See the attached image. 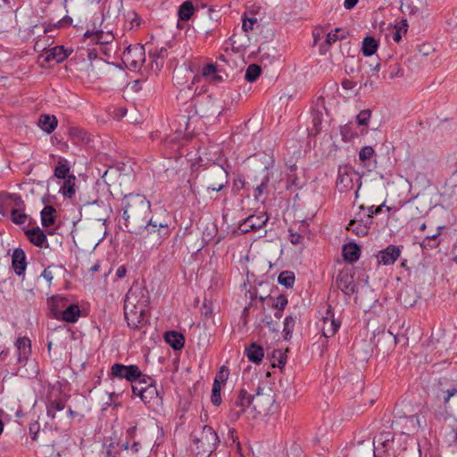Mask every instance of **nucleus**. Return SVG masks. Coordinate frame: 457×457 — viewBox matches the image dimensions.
Here are the masks:
<instances>
[{"instance_id": "obj_1", "label": "nucleus", "mask_w": 457, "mask_h": 457, "mask_svg": "<svg viewBox=\"0 0 457 457\" xmlns=\"http://www.w3.org/2000/svg\"><path fill=\"white\" fill-rule=\"evenodd\" d=\"M124 226L130 233L135 228H142V224L151 213V204L140 194H129L122 199Z\"/></svg>"}, {"instance_id": "obj_2", "label": "nucleus", "mask_w": 457, "mask_h": 457, "mask_svg": "<svg viewBox=\"0 0 457 457\" xmlns=\"http://www.w3.org/2000/svg\"><path fill=\"white\" fill-rule=\"evenodd\" d=\"M219 436L213 428L204 425L199 434L195 435L196 455L209 457L217 448Z\"/></svg>"}, {"instance_id": "obj_3", "label": "nucleus", "mask_w": 457, "mask_h": 457, "mask_svg": "<svg viewBox=\"0 0 457 457\" xmlns=\"http://www.w3.org/2000/svg\"><path fill=\"white\" fill-rule=\"evenodd\" d=\"M150 303L148 290L138 283H134L124 299V308H146Z\"/></svg>"}, {"instance_id": "obj_4", "label": "nucleus", "mask_w": 457, "mask_h": 457, "mask_svg": "<svg viewBox=\"0 0 457 457\" xmlns=\"http://www.w3.org/2000/svg\"><path fill=\"white\" fill-rule=\"evenodd\" d=\"M251 394L245 388H241L232 400L228 412V420L234 423L237 421L245 412L246 409L251 407Z\"/></svg>"}, {"instance_id": "obj_5", "label": "nucleus", "mask_w": 457, "mask_h": 457, "mask_svg": "<svg viewBox=\"0 0 457 457\" xmlns=\"http://www.w3.org/2000/svg\"><path fill=\"white\" fill-rule=\"evenodd\" d=\"M122 62L125 66L131 70H139L145 61V47L141 44L129 46L122 54Z\"/></svg>"}, {"instance_id": "obj_6", "label": "nucleus", "mask_w": 457, "mask_h": 457, "mask_svg": "<svg viewBox=\"0 0 457 457\" xmlns=\"http://www.w3.org/2000/svg\"><path fill=\"white\" fill-rule=\"evenodd\" d=\"M133 233L143 236H145V234H156L157 240L159 241V244H161L163 239L170 236V228L167 224L154 220L152 218H146L142 224V228H135V231Z\"/></svg>"}, {"instance_id": "obj_7", "label": "nucleus", "mask_w": 457, "mask_h": 457, "mask_svg": "<svg viewBox=\"0 0 457 457\" xmlns=\"http://www.w3.org/2000/svg\"><path fill=\"white\" fill-rule=\"evenodd\" d=\"M251 406L258 415L266 414L274 403V397L269 393H265L264 389L258 386L254 395H251Z\"/></svg>"}, {"instance_id": "obj_8", "label": "nucleus", "mask_w": 457, "mask_h": 457, "mask_svg": "<svg viewBox=\"0 0 457 457\" xmlns=\"http://www.w3.org/2000/svg\"><path fill=\"white\" fill-rule=\"evenodd\" d=\"M111 374L112 377L126 379L130 383L137 382V379L142 378L143 381V373L140 370L137 365H124L121 363H114L111 368Z\"/></svg>"}, {"instance_id": "obj_9", "label": "nucleus", "mask_w": 457, "mask_h": 457, "mask_svg": "<svg viewBox=\"0 0 457 457\" xmlns=\"http://www.w3.org/2000/svg\"><path fill=\"white\" fill-rule=\"evenodd\" d=\"M102 21L97 26L96 22L94 21L91 25V29H87L84 33V37L91 39L96 44L104 46L112 43L114 40V36L112 31H104L100 29Z\"/></svg>"}, {"instance_id": "obj_10", "label": "nucleus", "mask_w": 457, "mask_h": 457, "mask_svg": "<svg viewBox=\"0 0 457 457\" xmlns=\"http://www.w3.org/2000/svg\"><path fill=\"white\" fill-rule=\"evenodd\" d=\"M358 177L349 166L339 167L337 179V187L340 192L352 189L354 186L353 179Z\"/></svg>"}, {"instance_id": "obj_11", "label": "nucleus", "mask_w": 457, "mask_h": 457, "mask_svg": "<svg viewBox=\"0 0 457 457\" xmlns=\"http://www.w3.org/2000/svg\"><path fill=\"white\" fill-rule=\"evenodd\" d=\"M128 326L133 329L141 328L145 323V308H124Z\"/></svg>"}, {"instance_id": "obj_12", "label": "nucleus", "mask_w": 457, "mask_h": 457, "mask_svg": "<svg viewBox=\"0 0 457 457\" xmlns=\"http://www.w3.org/2000/svg\"><path fill=\"white\" fill-rule=\"evenodd\" d=\"M340 321L337 320L334 317V312L330 305L328 306L326 316L321 320L320 330L322 335L326 337H333L340 328Z\"/></svg>"}, {"instance_id": "obj_13", "label": "nucleus", "mask_w": 457, "mask_h": 457, "mask_svg": "<svg viewBox=\"0 0 457 457\" xmlns=\"http://www.w3.org/2000/svg\"><path fill=\"white\" fill-rule=\"evenodd\" d=\"M401 248L395 245H387L377 254L378 263L385 266L394 264L401 255Z\"/></svg>"}, {"instance_id": "obj_14", "label": "nucleus", "mask_w": 457, "mask_h": 457, "mask_svg": "<svg viewBox=\"0 0 457 457\" xmlns=\"http://www.w3.org/2000/svg\"><path fill=\"white\" fill-rule=\"evenodd\" d=\"M336 285L345 295L350 296L355 292L353 275L348 270H341L338 273Z\"/></svg>"}, {"instance_id": "obj_15", "label": "nucleus", "mask_w": 457, "mask_h": 457, "mask_svg": "<svg viewBox=\"0 0 457 457\" xmlns=\"http://www.w3.org/2000/svg\"><path fill=\"white\" fill-rule=\"evenodd\" d=\"M141 400L148 408H154L162 403V396L157 389L155 381L153 379L145 386V393Z\"/></svg>"}, {"instance_id": "obj_16", "label": "nucleus", "mask_w": 457, "mask_h": 457, "mask_svg": "<svg viewBox=\"0 0 457 457\" xmlns=\"http://www.w3.org/2000/svg\"><path fill=\"white\" fill-rule=\"evenodd\" d=\"M370 226L371 220L370 218L356 217L350 220L346 228L358 237H365L368 235Z\"/></svg>"}, {"instance_id": "obj_17", "label": "nucleus", "mask_w": 457, "mask_h": 457, "mask_svg": "<svg viewBox=\"0 0 457 457\" xmlns=\"http://www.w3.org/2000/svg\"><path fill=\"white\" fill-rule=\"evenodd\" d=\"M394 439V435L390 431L381 432L373 438L374 454L380 457L387 451V446Z\"/></svg>"}, {"instance_id": "obj_18", "label": "nucleus", "mask_w": 457, "mask_h": 457, "mask_svg": "<svg viewBox=\"0 0 457 457\" xmlns=\"http://www.w3.org/2000/svg\"><path fill=\"white\" fill-rule=\"evenodd\" d=\"M25 235L32 245L37 247H48L46 235L39 227L27 229Z\"/></svg>"}, {"instance_id": "obj_19", "label": "nucleus", "mask_w": 457, "mask_h": 457, "mask_svg": "<svg viewBox=\"0 0 457 457\" xmlns=\"http://www.w3.org/2000/svg\"><path fill=\"white\" fill-rule=\"evenodd\" d=\"M12 265L14 272L18 276L24 274L27 267V262L25 252L21 248H15L13 250L12 255Z\"/></svg>"}, {"instance_id": "obj_20", "label": "nucleus", "mask_w": 457, "mask_h": 457, "mask_svg": "<svg viewBox=\"0 0 457 457\" xmlns=\"http://www.w3.org/2000/svg\"><path fill=\"white\" fill-rule=\"evenodd\" d=\"M17 348V360L21 363L28 360L31 353L30 340L28 337H18L15 342Z\"/></svg>"}, {"instance_id": "obj_21", "label": "nucleus", "mask_w": 457, "mask_h": 457, "mask_svg": "<svg viewBox=\"0 0 457 457\" xmlns=\"http://www.w3.org/2000/svg\"><path fill=\"white\" fill-rule=\"evenodd\" d=\"M383 79H395V78L402 77L403 71L399 62L395 60L387 61L384 63Z\"/></svg>"}, {"instance_id": "obj_22", "label": "nucleus", "mask_w": 457, "mask_h": 457, "mask_svg": "<svg viewBox=\"0 0 457 457\" xmlns=\"http://www.w3.org/2000/svg\"><path fill=\"white\" fill-rule=\"evenodd\" d=\"M69 300L62 296H54L48 301L49 308L52 315L55 319H60L62 316V311L65 310L69 304Z\"/></svg>"}, {"instance_id": "obj_23", "label": "nucleus", "mask_w": 457, "mask_h": 457, "mask_svg": "<svg viewBox=\"0 0 457 457\" xmlns=\"http://www.w3.org/2000/svg\"><path fill=\"white\" fill-rule=\"evenodd\" d=\"M81 315V311L77 303H71L67 305L65 310L62 311V316L59 320H62L68 323L76 322Z\"/></svg>"}, {"instance_id": "obj_24", "label": "nucleus", "mask_w": 457, "mask_h": 457, "mask_svg": "<svg viewBox=\"0 0 457 457\" xmlns=\"http://www.w3.org/2000/svg\"><path fill=\"white\" fill-rule=\"evenodd\" d=\"M164 338L166 343L174 350H181L185 345L184 336L175 330L166 332Z\"/></svg>"}, {"instance_id": "obj_25", "label": "nucleus", "mask_w": 457, "mask_h": 457, "mask_svg": "<svg viewBox=\"0 0 457 457\" xmlns=\"http://www.w3.org/2000/svg\"><path fill=\"white\" fill-rule=\"evenodd\" d=\"M68 54L63 46H56L46 52L45 61L59 63L67 58Z\"/></svg>"}, {"instance_id": "obj_26", "label": "nucleus", "mask_w": 457, "mask_h": 457, "mask_svg": "<svg viewBox=\"0 0 457 457\" xmlns=\"http://www.w3.org/2000/svg\"><path fill=\"white\" fill-rule=\"evenodd\" d=\"M245 353L248 360L253 363H260L264 356L263 348L256 343H252L245 347Z\"/></svg>"}, {"instance_id": "obj_27", "label": "nucleus", "mask_w": 457, "mask_h": 457, "mask_svg": "<svg viewBox=\"0 0 457 457\" xmlns=\"http://www.w3.org/2000/svg\"><path fill=\"white\" fill-rule=\"evenodd\" d=\"M69 137L74 145L87 144L90 140L87 131L78 127L69 129Z\"/></svg>"}, {"instance_id": "obj_28", "label": "nucleus", "mask_w": 457, "mask_h": 457, "mask_svg": "<svg viewBox=\"0 0 457 457\" xmlns=\"http://www.w3.org/2000/svg\"><path fill=\"white\" fill-rule=\"evenodd\" d=\"M361 255V249L355 243H348L343 247V256L350 263L357 262Z\"/></svg>"}, {"instance_id": "obj_29", "label": "nucleus", "mask_w": 457, "mask_h": 457, "mask_svg": "<svg viewBox=\"0 0 457 457\" xmlns=\"http://www.w3.org/2000/svg\"><path fill=\"white\" fill-rule=\"evenodd\" d=\"M202 76L214 82H221L228 77L226 74H218L217 65L214 63L204 65L202 69Z\"/></svg>"}, {"instance_id": "obj_30", "label": "nucleus", "mask_w": 457, "mask_h": 457, "mask_svg": "<svg viewBox=\"0 0 457 457\" xmlns=\"http://www.w3.org/2000/svg\"><path fill=\"white\" fill-rule=\"evenodd\" d=\"M69 161L63 157H60L57 165L54 167V175L59 179H64L71 174Z\"/></svg>"}, {"instance_id": "obj_31", "label": "nucleus", "mask_w": 457, "mask_h": 457, "mask_svg": "<svg viewBox=\"0 0 457 457\" xmlns=\"http://www.w3.org/2000/svg\"><path fill=\"white\" fill-rule=\"evenodd\" d=\"M58 121L54 115L43 114L38 120V126L47 134L52 133L57 127Z\"/></svg>"}, {"instance_id": "obj_32", "label": "nucleus", "mask_w": 457, "mask_h": 457, "mask_svg": "<svg viewBox=\"0 0 457 457\" xmlns=\"http://www.w3.org/2000/svg\"><path fill=\"white\" fill-rule=\"evenodd\" d=\"M43 227H50L55 223L56 210L52 205H46L40 212Z\"/></svg>"}, {"instance_id": "obj_33", "label": "nucleus", "mask_w": 457, "mask_h": 457, "mask_svg": "<svg viewBox=\"0 0 457 457\" xmlns=\"http://www.w3.org/2000/svg\"><path fill=\"white\" fill-rule=\"evenodd\" d=\"M76 180L77 179L74 175H71L64 179L59 193H61L64 197L70 199L72 198L75 195Z\"/></svg>"}, {"instance_id": "obj_34", "label": "nucleus", "mask_w": 457, "mask_h": 457, "mask_svg": "<svg viewBox=\"0 0 457 457\" xmlns=\"http://www.w3.org/2000/svg\"><path fill=\"white\" fill-rule=\"evenodd\" d=\"M378 47V43L374 37L368 36L362 40L361 51L365 56H371L374 54Z\"/></svg>"}, {"instance_id": "obj_35", "label": "nucleus", "mask_w": 457, "mask_h": 457, "mask_svg": "<svg viewBox=\"0 0 457 457\" xmlns=\"http://www.w3.org/2000/svg\"><path fill=\"white\" fill-rule=\"evenodd\" d=\"M65 409V402L62 399L50 401L46 404V414L51 420L56 418V413Z\"/></svg>"}, {"instance_id": "obj_36", "label": "nucleus", "mask_w": 457, "mask_h": 457, "mask_svg": "<svg viewBox=\"0 0 457 457\" xmlns=\"http://www.w3.org/2000/svg\"><path fill=\"white\" fill-rule=\"evenodd\" d=\"M195 12V6L191 1H185L179 8L178 15L182 21H188L191 19Z\"/></svg>"}, {"instance_id": "obj_37", "label": "nucleus", "mask_w": 457, "mask_h": 457, "mask_svg": "<svg viewBox=\"0 0 457 457\" xmlns=\"http://www.w3.org/2000/svg\"><path fill=\"white\" fill-rule=\"evenodd\" d=\"M143 378H145L144 382L142 378L137 379V382L131 383L132 387V393L134 395H137L140 398L142 397L143 394L145 390V386L149 384L150 381L153 380V378L147 375L143 374Z\"/></svg>"}, {"instance_id": "obj_38", "label": "nucleus", "mask_w": 457, "mask_h": 457, "mask_svg": "<svg viewBox=\"0 0 457 457\" xmlns=\"http://www.w3.org/2000/svg\"><path fill=\"white\" fill-rule=\"evenodd\" d=\"M247 219L252 220L250 222L252 228L256 231L262 228L266 225L267 221L269 220V216L266 212H261L260 214L249 215Z\"/></svg>"}, {"instance_id": "obj_39", "label": "nucleus", "mask_w": 457, "mask_h": 457, "mask_svg": "<svg viewBox=\"0 0 457 457\" xmlns=\"http://www.w3.org/2000/svg\"><path fill=\"white\" fill-rule=\"evenodd\" d=\"M408 27H409V25H408V22H407L406 19H402L400 21H398L394 26V30H393L392 37H393L395 42H396V43L400 42V40L402 39L403 36L407 33Z\"/></svg>"}, {"instance_id": "obj_40", "label": "nucleus", "mask_w": 457, "mask_h": 457, "mask_svg": "<svg viewBox=\"0 0 457 457\" xmlns=\"http://www.w3.org/2000/svg\"><path fill=\"white\" fill-rule=\"evenodd\" d=\"M269 182H270V177L267 173L262 179L261 183L254 188L253 197L256 201H262V202L264 201V199L262 198V195L267 191Z\"/></svg>"}, {"instance_id": "obj_41", "label": "nucleus", "mask_w": 457, "mask_h": 457, "mask_svg": "<svg viewBox=\"0 0 457 457\" xmlns=\"http://www.w3.org/2000/svg\"><path fill=\"white\" fill-rule=\"evenodd\" d=\"M353 128V122H348L340 127V134L344 142H351L357 136Z\"/></svg>"}, {"instance_id": "obj_42", "label": "nucleus", "mask_w": 457, "mask_h": 457, "mask_svg": "<svg viewBox=\"0 0 457 457\" xmlns=\"http://www.w3.org/2000/svg\"><path fill=\"white\" fill-rule=\"evenodd\" d=\"M262 69L257 64H250L245 73V79L248 82H254L260 77Z\"/></svg>"}, {"instance_id": "obj_43", "label": "nucleus", "mask_w": 457, "mask_h": 457, "mask_svg": "<svg viewBox=\"0 0 457 457\" xmlns=\"http://www.w3.org/2000/svg\"><path fill=\"white\" fill-rule=\"evenodd\" d=\"M278 281L280 285L287 288H292L295 284V274L292 271L285 270L282 271L278 278Z\"/></svg>"}, {"instance_id": "obj_44", "label": "nucleus", "mask_w": 457, "mask_h": 457, "mask_svg": "<svg viewBox=\"0 0 457 457\" xmlns=\"http://www.w3.org/2000/svg\"><path fill=\"white\" fill-rule=\"evenodd\" d=\"M400 9L403 13H408L409 15H415L420 12V9L413 0H403Z\"/></svg>"}, {"instance_id": "obj_45", "label": "nucleus", "mask_w": 457, "mask_h": 457, "mask_svg": "<svg viewBox=\"0 0 457 457\" xmlns=\"http://www.w3.org/2000/svg\"><path fill=\"white\" fill-rule=\"evenodd\" d=\"M295 321H296L295 316L288 315L285 318L283 331L285 333L286 339H288L291 337V335L294 331Z\"/></svg>"}, {"instance_id": "obj_46", "label": "nucleus", "mask_w": 457, "mask_h": 457, "mask_svg": "<svg viewBox=\"0 0 457 457\" xmlns=\"http://www.w3.org/2000/svg\"><path fill=\"white\" fill-rule=\"evenodd\" d=\"M11 220L14 224L22 225L28 220V215L23 210L12 209L11 212Z\"/></svg>"}, {"instance_id": "obj_47", "label": "nucleus", "mask_w": 457, "mask_h": 457, "mask_svg": "<svg viewBox=\"0 0 457 457\" xmlns=\"http://www.w3.org/2000/svg\"><path fill=\"white\" fill-rule=\"evenodd\" d=\"M229 376V370L226 366H221L216 373L213 384L220 385V386L226 383Z\"/></svg>"}, {"instance_id": "obj_48", "label": "nucleus", "mask_w": 457, "mask_h": 457, "mask_svg": "<svg viewBox=\"0 0 457 457\" xmlns=\"http://www.w3.org/2000/svg\"><path fill=\"white\" fill-rule=\"evenodd\" d=\"M375 155V151L372 146L366 145L361 148L359 152V159L361 162L366 164L367 161H370Z\"/></svg>"}, {"instance_id": "obj_49", "label": "nucleus", "mask_w": 457, "mask_h": 457, "mask_svg": "<svg viewBox=\"0 0 457 457\" xmlns=\"http://www.w3.org/2000/svg\"><path fill=\"white\" fill-rule=\"evenodd\" d=\"M221 176L223 177L220 180V183H214L211 186L208 187V190H212V191H221L223 188L226 187L227 184H228V179H227V176H228V173L225 170H220Z\"/></svg>"}, {"instance_id": "obj_50", "label": "nucleus", "mask_w": 457, "mask_h": 457, "mask_svg": "<svg viewBox=\"0 0 457 457\" xmlns=\"http://www.w3.org/2000/svg\"><path fill=\"white\" fill-rule=\"evenodd\" d=\"M342 31V29L337 28L335 30H332L327 34L326 43L330 46L337 42V40H342L346 37V35L338 36V33Z\"/></svg>"}, {"instance_id": "obj_51", "label": "nucleus", "mask_w": 457, "mask_h": 457, "mask_svg": "<svg viewBox=\"0 0 457 457\" xmlns=\"http://www.w3.org/2000/svg\"><path fill=\"white\" fill-rule=\"evenodd\" d=\"M371 117V111L370 109L362 110L356 116L357 124L360 126H368Z\"/></svg>"}, {"instance_id": "obj_52", "label": "nucleus", "mask_w": 457, "mask_h": 457, "mask_svg": "<svg viewBox=\"0 0 457 457\" xmlns=\"http://www.w3.org/2000/svg\"><path fill=\"white\" fill-rule=\"evenodd\" d=\"M221 386L220 385L212 384L211 401L215 406H219L221 403Z\"/></svg>"}, {"instance_id": "obj_53", "label": "nucleus", "mask_w": 457, "mask_h": 457, "mask_svg": "<svg viewBox=\"0 0 457 457\" xmlns=\"http://www.w3.org/2000/svg\"><path fill=\"white\" fill-rule=\"evenodd\" d=\"M126 17L127 21H129L130 23V29L139 27L141 19L139 18L138 14L136 12H129Z\"/></svg>"}, {"instance_id": "obj_54", "label": "nucleus", "mask_w": 457, "mask_h": 457, "mask_svg": "<svg viewBox=\"0 0 457 457\" xmlns=\"http://www.w3.org/2000/svg\"><path fill=\"white\" fill-rule=\"evenodd\" d=\"M257 23V19L253 18H247L245 16V13L243 16V23H242V29L244 31L248 32L253 29L254 25Z\"/></svg>"}, {"instance_id": "obj_55", "label": "nucleus", "mask_w": 457, "mask_h": 457, "mask_svg": "<svg viewBox=\"0 0 457 457\" xmlns=\"http://www.w3.org/2000/svg\"><path fill=\"white\" fill-rule=\"evenodd\" d=\"M29 431L31 439L33 441H37L38 434L40 432V424L38 423V421L35 420L33 422H30L29 426Z\"/></svg>"}, {"instance_id": "obj_56", "label": "nucleus", "mask_w": 457, "mask_h": 457, "mask_svg": "<svg viewBox=\"0 0 457 457\" xmlns=\"http://www.w3.org/2000/svg\"><path fill=\"white\" fill-rule=\"evenodd\" d=\"M287 298L286 295H279L276 300L274 301V303H272V306L273 308H275L276 310H278V311H283L286 306L287 305Z\"/></svg>"}, {"instance_id": "obj_57", "label": "nucleus", "mask_w": 457, "mask_h": 457, "mask_svg": "<svg viewBox=\"0 0 457 457\" xmlns=\"http://www.w3.org/2000/svg\"><path fill=\"white\" fill-rule=\"evenodd\" d=\"M440 242H430L428 238H424L420 244L421 249L423 250H432L436 248L439 245Z\"/></svg>"}, {"instance_id": "obj_58", "label": "nucleus", "mask_w": 457, "mask_h": 457, "mask_svg": "<svg viewBox=\"0 0 457 457\" xmlns=\"http://www.w3.org/2000/svg\"><path fill=\"white\" fill-rule=\"evenodd\" d=\"M252 220H248L247 218L239 224V227H238V229L243 233V234H245V233H248L250 231H255L254 229L252 228V225H251V222Z\"/></svg>"}, {"instance_id": "obj_59", "label": "nucleus", "mask_w": 457, "mask_h": 457, "mask_svg": "<svg viewBox=\"0 0 457 457\" xmlns=\"http://www.w3.org/2000/svg\"><path fill=\"white\" fill-rule=\"evenodd\" d=\"M277 355H278V367L283 368L287 363V356L280 350L274 351L273 356L277 357Z\"/></svg>"}, {"instance_id": "obj_60", "label": "nucleus", "mask_w": 457, "mask_h": 457, "mask_svg": "<svg viewBox=\"0 0 457 457\" xmlns=\"http://www.w3.org/2000/svg\"><path fill=\"white\" fill-rule=\"evenodd\" d=\"M383 206L384 205L382 204L380 206H374V205H372V206L368 207L367 208L368 214H367V216L365 218H370L372 220V219H373V217L375 215H377V214L381 212Z\"/></svg>"}, {"instance_id": "obj_61", "label": "nucleus", "mask_w": 457, "mask_h": 457, "mask_svg": "<svg viewBox=\"0 0 457 457\" xmlns=\"http://www.w3.org/2000/svg\"><path fill=\"white\" fill-rule=\"evenodd\" d=\"M312 123H313V130L314 134H318L320 130V124H321V117L320 113L316 112L312 115Z\"/></svg>"}, {"instance_id": "obj_62", "label": "nucleus", "mask_w": 457, "mask_h": 457, "mask_svg": "<svg viewBox=\"0 0 457 457\" xmlns=\"http://www.w3.org/2000/svg\"><path fill=\"white\" fill-rule=\"evenodd\" d=\"M444 403L446 405L452 396L457 394V387H452L445 391H443Z\"/></svg>"}, {"instance_id": "obj_63", "label": "nucleus", "mask_w": 457, "mask_h": 457, "mask_svg": "<svg viewBox=\"0 0 457 457\" xmlns=\"http://www.w3.org/2000/svg\"><path fill=\"white\" fill-rule=\"evenodd\" d=\"M341 85L344 89L352 90L356 86V83L353 80L345 79L342 80Z\"/></svg>"}, {"instance_id": "obj_64", "label": "nucleus", "mask_w": 457, "mask_h": 457, "mask_svg": "<svg viewBox=\"0 0 457 457\" xmlns=\"http://www.w3.org/2000/svg\"><path fill=\"white\" fill-rule=\"evenodd\" d=\"M302 236L297 232L290 231L289 239L293 245H298L301 242Z\"/></svg>"}]
</instances>
